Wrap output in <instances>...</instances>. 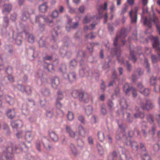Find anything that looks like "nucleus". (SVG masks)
I'll return each mask as SVG.
<instances>
[{
  "label": "nucleus",
  "instance_id": "nucleus-21",
  "mask_svg": "<svg viewBox=\"0 0 160 160\" xmlns=\"http://www.w3.org/2000/svg\"><path fill=\"white\" fill-rule=\"evenodd\" d=\"M47 17L44 18L40 15H38L35 17V22L38 24L41 23V22L43 21L45 22Z\"/></svg>",
  "mask_w": 160,
  "mask_h": 160
},
{
  "label": "nucleus",
  "instance_id": "nucleus-3",
  "mask_svg": "<svg viewBox=\"0 0 160 160\" xmlns=\"http://www.w3.org/2000/svg\"><path fill=\"white\" fill-rule=\"evenodd\" d=\"M140 102L139 104L141 108L143 110H148L153 107V105L152 102L149 100H146L145 102L142 101L141 98L139 99Z\"/></svg>",
  "mask_w": 160,
  "mask_h": 160
},
{
  "label": "nucleus",
  "instance_id": "nucleus-24",
  "mask_svg": "<svg viewBox=\"0 0 160 160\" xmlns=\"http://www.w3.org/2000/svg\"><path fill=\"white\" fill-rule=\"evenodd\" d=\"M7 115L8 117L11 119L14 117L15 116V112L13 109H9L7 112Z\"/></svg>",
  "mask_w": 160,
  "mask_h": 160
},
{
  "label": "nucleus",
  "instance_id": "nucleus-30",
  "mask_svg": "<svg viewBox=\"0 0 160 160\" xmlns=\"http://www.w3.org/2000/svg\"><path fill=\"white\" fill-rule=\"evenodd\" d=\"M69 147L72 153L74 155H77V151L74 145L73 144L71 143L70 144Z\"/></svg>",
  "mask_w": 160,
  "mask_h": 160
},
{
  "label": "nucleus",
  "instance_id": "nucleus-56",
  "mask_svg": "<svg viewBox=\"0 0 160 160\" xmlns=\"http://www.w3.org/2000/svg\"><path fill=\"white\" fill-rule=\"evenodd\" d=\"M156 82V80L155 77H152L150 79V83L151 85H153Z\"/></svg>",
  "mask_w": 160,
  "mask_h": 160
},
{
  "label": "nucleus",
  "instance_id": "nucleus-28",
  "mask_svg": "<svg viewBox=\"0 0 160 160\" xmlns=\"http://www.w3.org/2000/svg\"><path fill=\"white\" fill-rule=\"evenodd\" d=\"M48 8V7L46 3L42 4L39 7V10L40 11L42 12H45Z\"/></svg>",
  "mask_w": 160,
  "mask_h": 160
},
{
  "label": "nucleus",
  "instance_id": "nucleus-11",
  "mask_svg": "<svg viewBox=\"0 0 160 160\" xmlns=\"http://www.w3.org/2000/svg\"><path fill=\"white\" fill-rule=\"evenodd\" d=\"M41 141L44 147L46 149H50L52 147L51 142L49 139L45 137H42Z\"/></svg>",
  "mask_w": 160,
  "mask_h": 160
},
{
  "label": "nucleus",
  "instance_id": "nucleus-52",
  "mask_svg": "<svg viewBox=\"0 0 160 160\" xmlns=\"http://www.w3.org/2000/svg\"><path fill=\"white\" fill-rule=\"evenodd\" d=\"M146 123L145 122H143V125L145 126V128H146V129H145L144 127H143L142 128V131L143 132V135L144 137H146L147 136V134L146 133L145 131L148 130V128H146Z\"/></svg>",
  "mask_w": 160,
  "mask_h": 160
},
{
  "label": "nucleus",
  "instance_id": "nucleus-15",
  "mask_svg": "<svg viewBox=\"0 0 160 160\" xmlns=\"http://www.w3.org/2000/svg\"><path fill=\"white\" fill-rule=\"evenodd\" d=\"M12 8V6L11 4H4L3 7L2 12L5 14H8L11 12Z\"/></svg>",
  "mask_w": 160,
  "mask_h": 160
},
{
  "label": "nucleus",
  "instance_id": "nucleus-39",
  "mask_svg": "<svg viewBox=\"0 0 160 160\" xmlns=\"http://www.w3.org/2000/svg\"><path fill=\"white\" fill-rule=\"evenodd\" d=\"M107 8V4L106 2H105L104 3L103 6L100 7V8H98L99 14H102V13L101 12V11L106 10Z\"/></svg>",
  "mask_w": 160,
  "mask_h": 160
},
{
  "label": "nucleus",
  "instance_id": "nucleus-61",
  "mask_svg": "<svg viewBox=\"0 0 160 160\" xmlns=\"http://www.w3.org/2000/svg\"><path fill=\"white\" fill-rule=\"evenodd\" d=\"M36 148L37 150L38 151H40L41 150V145L40 141L38 140L37 141L36 143Z\"/></svg>",
  "mask_w": 160,
  "mask_h": 160
},
{
  "label": "nucleus",
  "instance_id": "nucleus-2",
  "mask_svg": "<svg viewBox=\"0 0 160 160\" xmlns=\"http://www.w3.org/2000/svg\"><path fill=\"white\" fill-rule=\"evenodd\" d=\"M149 19L150 22L148 20L146 17H145L144 19V24L145 26L151 28L152 27V24L151 22H153L156 25L157 30H158L159 33L160 34V23H158L159 22L158 18L156 16L154 13H153L152 16L150 17Z\"/></svg>",
  "mask_w": 160,
  "mask_h": 160
},
{
  "label": "nucleus",
  "instance_id": "nucleus-38",
  "mask_svg": "<svg viewBox=\"0 0 160 160\" xmlns=\"http://www.w3.org/2000/svg\"><path fill=\"white\" fill-rule=\"evenodd\" d=\"M134 116L136 118H143L144 116V115L143 113L139 112L134 114Z\"/></svg>",
  "mask_w": 160,
  "mask_h": 160
},
{
  "label": "nucleus",
  "instance_id": "nucleus-62",
  "mask_svg": "<svg viewBox=\"0 0 160 160\" xmlns=\"http://www.w3.org/2000/svg\"><path fill=\"white\" fill-rule=\"evenodd\" d=\"M42 93L45 96H48L49 95V91L47 89H44L42 91Z\"/></svg>",
  "mask_w": 160,
  "mask_h": 160
},
{
  "label": "nucleus",
  "instance_id": "nucleus-22",
  "mask_svg": "<svg viewBox=\"0 0 160 160\" xmlns=\"http://www.w3.org/2000/svg\"><path fill=\"white\" fill-rule=\"evenodd\" d=\"M68 79L70 82H73L76 79V75L74 72H71L67 75Z\"/></svg>",
  "mask_w": 160,
  "mask_h": 160
},
{
  "label": "nucleus",
  "instance_id": "nucleus-1",
  "mask_svg": "<svg viewBox=\"0 0 160 160\" xmlns=\"http://www.w3.org/2000/svg\"><path fill=\"white\" fill-rule=\"evenodd\" d=\"M127 35L126 33L124 32L122 30L120 35H117L116 38L114 40L113 42V44L114 46L115 47V49H112L111 50V53L112 55H115L116 54H119L117 55V59L118 60L119 63L121 64H122L124 63V60L123 58L120 56L119 54L120 52L119 49H118V47H116L117 45V43L118 39L119 38L121 39L122 38H125Z\"/></svg>",
  "mask_w": 160,
  "mask_h": 160
},
{
  "label": "nucleus",
  "instance_id": "nucleus-55",
  "mask_svg": "<svg viewBox=\"0 0 160 160\" xmlns=\"http://www.w3.org/2000/svg\"><path fill=\"white\" fill-rule=\"evenodd\" d=\"M151 59L152 63H155L157 62L158 61V59L154 55H152L151 57Z\"/></svg>",
  "mask_w": 160,
  "mask_h": 160
},
{
  "label": "nucleus",
  "instance_id": "nucleus-49",
  "mask_svg": "<svg viewBox=\"0 0 160 160\" xmlns=\"http://www.w3.org/2000/svg\"><path fill=\"white\" fill-rule=\"evenodd\" d=\"M144 65L145 66V67L147 69V71L148 72H150V70H149V64L148 63V60L146 58H144Z\"/></svg>",
  "mask_w": 160,
  "mask_h": 160
},
{
  "label": "nucleus",
  "instance_id": "nucleus-19",
  "mask_svg": "<svg viewBox=\"0 0 160 160\" xmlns=\"http://www.w3.org/2000/svg\"><path fill=\"white\" fill-rule=\"evenodd\" d=\"M20 87V90L23 92L29 94L31 93V91L30 87L29 86H23L21 85H19Z\"/></svg>",
  "mask_w": 160,
  "mask_h": 160
},
{
  "label": "nucleus",
  "instance_id": "nucleus-4",
  "mask_svg": "<svg viewBox=\"0 0 160 160\" xmlns=\"http://www.w3.org/2000/svg\"><path fill=\"white\" fill-rule=\"evenodd\" d=\"M152 40L153 41L152 45L156 51L158 52V58L160 60V43L158 38V37H153V36H151Z\"/></svg>",
  "mask_w": 160,
  "mask_h": 160
},
{
  "label": "nucleus",
  "instance_id": "nucleus-14",
  "mask_svg": "<svg viewBox=\"0 0 160 160\" xmlns=\"http://www.w3.org/2000/svg\"><path fill=\"white\" fill-rule=\"evenodd\" d=\"M34 137V133L31 132H26L24 138L26 141L30 143Z\"/></svg>",
  "mask_w": 160,
  "mask_h": 160
},
{
  "label": "nucleus",
  "instance_id": "nucleus-57",
  "mask_svg": "<svg viewBox=\"0 0 160 160\" xmlns=\"http://www.w3.org/2000/svg\"><path fill=\"white\" fill-rule=\"evenodd\" d=\"M38 29L41 32L45 30V25L43 24H38Z\"/></svg>",
  "mask_w": 160,
  "mask_h": 160
},
{
  "label": "nucleus",
  "instance_id": "nucleus-26",
  "mask_svg": "<svg viewBox=\"0 0 160 160\" xmlns=\"http://www.w3.org/2000/svg\"><path fill=\"white\" fill-rule=\"evenodd\" d=\"M78 133L82 137H85L86 136V132L84 128L82 125L78 126Z\"/></svg>",
  "mask_w": 160,
  "mask_h": 160
},
{
  "label": "nucleus",
  "instance_id": "nucleus-46",
  "mask_svg": "<svg viewBox=\"0 0 160 160\" xmlns=\"http://www.w3.org/2000/svg\"><path fill=\"white\" fill-rule=\"evenodd\" d=\"M130 58L132 60L133 62L135 63L136 61V59L133 54V51L130 49Z\"/></svg>",
  "mask_w": 160,
  "mask_h": 160
},
{
  "label": "nucleus",
  "instance_id": "nucleus-59",
  "mask_svg": "<svg viewBox=\"0 0 160 160\" xmlns=\"http://www.w3.org/2000/svg\"><path fill=\"white\" fill-rule=\"evenodd\" d=\"M58 15V12L57 10H55L53 11L52 14V17L53 18L57 17Z\"/></svg>",
  "mask_w": 160,
  "mask_h": 160
},
{
  "label": "nucleus",
  "instance_id": "nucleus-48",
  "mask_svg": "<svg viewBox=\"0 0 160 160\" xmlns=\"http://www.w3.org/2000/svg\"><path fill=\"white\" fill-rule=\"evenodd\" d=\"M148 121L150 122V123L153 125L154 124V121L153 118V117L151 115H149L147 118Z\"/></svg>",
  "mask_w": 160,
  "mask_h": 160
},
{
  "label": "nucleus",
  "instance_id": "nucleus-31",
  "mask_svg": "<svg viewBox=\"0 0 160 160\" xmlns=\"http://www.w3.org/2000/svg\"><path fill=\"white\" fill-rule=\"evenodd\" d=\"M30 15L28 12H25L22 14L21 19L23 21H25L29 17Z\"/></svg>",
  "mask_w": 160,
  "mask_h": 160
},
{
  "label": "nucleus",
  "instance_id": "nucleus-60",
  "mask_svg": "<svg viewBox=\"0 0 160 160\" xmlns=\"http://www.w3.org/2000/svg\"><path fill=\"white\" fill-rule=\"evenodd\" d=\"M53 113V112L52 110L48 111L46 113L47 116L49 118H51L52 117Z\"/></svg>",
  "mask_w": 160,
  "mask_h": 160
},
{
  "label": "nucleus",
  "instance_id": "nucleus-43",
  "mask_svg": "<svg viewBox=\"0 0 160 160\" xmlns=\"http://www.w3.org/2000/svg\"><path fill=\"white\" fill-rule=\"evenodd\" d=\"M3 128L4 130V132L7 135H9L10 133V130L8 126L6 124H4Z\"/></svg>",
  "mask_w": 160,
  "mask_h": 160
},
{
  "label": "nucleus",
  "instance_id": "nucleus-5",
  "mask_svg": "<svg viewBox=\"0 0 160 160\" xmlns=\"http://www.w3.org/2000/svg\"><path fill=\"white\" fill-rule=\"evenodd\" d=\"M16 153H18L22 152H26L28 151V148L24 142H21L15 146Z\"/></svg>",
  "mask_w": 160,
  "mask_h": 160
},
{
  "label": "nucleus",
  "instance_id": "nucleus-12",
  "mask_svg": "<svg viewBox=\"0 0 160 160\" xmlns=\"http://www.w3.org/2000/svg\"><path fill=\"white\" fill-rule=\"evenodd\" d=\"M3 155L5 156L7 160L10 159L12 158L13 155L12 153V149L11 147L8 148L7 151L3 153Z\"/></svg>",
  "mask_w": 160,
  "mask_h": 160
},
{
  "label": "nucleus",
  "instance_id": "nucleus-6",
  "mask_svg": "<svg viewBox=\"0 0 160 160\" xmlns=\"http://www.w3.org/2000/svg\"><path fill=\"white\" fill-rule=\"evenodd\" d=\"M98 19V18L96 16L88 13L84 16L82 20V22L83 23L87 24L95 21Z\"/></svg>",
  "mask_w": 160,
  "mask_h": 160
},
{
  "label": "nucleus",
  "instance_id": "nucleus-47",
  "mask_svg": "<svg viewBox=\"0 0 160 160\" xmlns=\"http://www.w3.org/2000/svg\"><path fill=\"white\" fill-rule=\"evenodd\" d=\"M77 64V62L75 60H72L70 62V67L72 69H73L76 66Z\"/></svg>",
  "mask_w": 160,
  "mask_h": 160
},
{
  "label": "nucleus",
  "instance_id": "nucleus-63",
  "mask_svg": "<svg viewBox=\"0 0 160 160\" xmlns=\"http://www.w3.org/2000/svg\"><path fill=\"white\" fill-rule=\"evenodd\" d=\"M88 141L89 144L90 145H93V140L92 137H89L88 138Z\"/></svg>",
  "mask_w": 160,
  "mask_h": 160
},
{
  "label": "nucleus",
  "instance_id": "nucleus-29",
  "mask_svg": "<svg viewBox=\"0 0 160 160\" xmlns=\"http://www.w3.org/2000/svg\"><path fill=\"white\" fill-rule=\"evenodd\" d=\"M93 109L92 107L91 106H87L85 109V112L88 115H90L92 113Z\"/></svg>",
  "mask_w": 160,
  "mask_h": 160
},
{
  "label": "nucleus",
  "instance_id": "nucleus-7",
  "mask_svg": "<svg viewBox=\"0 0 160 160\" xmlns=\"http://www.w3.org/2000/svg\"><path fill=\"white\" fill-rule=\"evenodd\" d=\"M123 90L127 94L129 92L130 90H131L132 91V96L133 98L136 97L137 95V92L136 89L130 87L129 84L128 83L124 85L123 87Z\"/></svg>",
  "mask_w": 160,
  "mask_h": 160
},
{
  "label": "nucleus",
  "instance_id": "nucleus-40",
  "mask_svg": "<svg viewBox=\"0 0 160 160\" xmlns=\"http://www.w3.org/2000/svg\"><path fill=\"white\" fill-rule=\"evenodd\" d=\"M9 21L8 18L7 17L4 18L3 22V26L4 28H7L8 24Z\"/></svg>",
  "mask_w": 160,
  "mask_h": 160
},
{
  "label": "nucleus",
  "instance_id": "nucleus-35",
  "mask_svg": "<svg viewBox=\"0 0 160 160\" xmlns=\"http://www.w3.org/2000/svg\"><path fill=\"white\" fill-rule=\"evenodd\" d=\"M113 105L114 104L111 100H109L108 101V107L110 110L112 111L114 109Z\"/></svg>",
  "mask_w": 160,
  "mask_h": 160
},
{
  "label": "nucleus",
  "instance_id": "nucleus-42",
  "mask_svg": "<svg viewBox=\"0 0 160 160\" xmlns=\"http://www.w3.org/2000/svg\"><path fill=\"white\" fill-rule=\"evenodd\" d=\"M139 92L146 96H148L149 93V91L148 88H145L144 90H140Z\"/></svg>",
  "mask_w": 160,
  "mask_h": 160
},
{
  "label": "nucleus",
  "instance_id": "nucleus-36",
  "mask_svg": "<svg viewBox=\"0 0 160 160\" xmlns=\"http://www.w3.org/2000/svg\"><path fill=\"white\" fill-rule=\"evenodd\" d=\"M120 104L123 108H126L127 107V104L125 99L123 98L121 100Z\"/></svg>",
  "mask_w": 160,
  "mask_h": 160
},
{
  "label": "nucleus",
  "instance_id": "nucleus-25",
  "mask_svg": "<svg viewBox=\"0 0 160 160\" xmlns=\"http://www.w3.org/2000/svg\"><path fill=\"white\" fill-rule=\"evenodd\" d=\"M26 37L29 42L32 43L34 42V38L32 34L26 33Z\"/></svg>",
  "mask_w": 160,
  "mask_h": 160
},
{
  "label": "nucleus",
  "instance_id": "nucleus-23",
  "mask_svg": "<svg viewBox=\"0 0 160 160\" xmlns=\"http://www.w3.org/2000/svg\"><path fill=\"white\" fill-rule=\"evenodd\" d=\"M82 92H81L78 90H75L73 91L72 92V96L74 98H78L79 100L80 99L82 98L81 97V95Z\"/></svg>",
  "mask_w": 160,
  "mask_h": 160
},
{
  "label": "nucleus",
  "instance_id": "nucleus-41",
  "mask_svg": "<svg viewBox=\"0 0 160 160\" xmlns=\"http://www.w3.org/2000/svg\"><path fill=\"white\" fill-rule=\"evenodd\" d=\"M46 23L48 24L50 27H52L54 26V23L52 20H50L48 17H47V19L45 22Z\"/></svg>",
  "mask_w": 160,
  "mask_h": 160
},
{
  "label": "nucleus",
  "instance_id": "nucleus-8",
  "mask_svg": "<svg viewBox=\"0 0 160 160\" xmlns=\"http://www.w3.org/2000/svg\"><path fill=\"white\" fill-rule=\"evenodd\" d=\"M138 8H139L138 7H136L135 8L134 11L132 10H131L129 13L131 20V23H135L137 22V12Z\"/></svg>",
  "mask_w": 160,
  "mask_h": 160
},
{
  "label": "nucleus",
  "instance_id": "nucleus-18",
  "mask_svg": "<svg viewBox=\"0 0 160 160\" xmlns=\"http://www.w3.org/2000/svg\"><path fill=\"white\" fill-rule=\"evenodd\" d=\"M80 63L81 67L79 70V75L81 77H83L88 71V69L86 66H81V61L80 62Z\"/></svg>",
  "mask_w": 160,
  "mask_h": 160
},
{
  "label": "nucleus",
  "instance_id": "nucleus-37",
  "mask_svg": "<svg viewBox=\"0 0 160 160\" xmlns=\"http://www.w3.org/2000/svg\"><path fill=\"white\" fill-rule=\"evenodd\" d=\"M68 12L71 13H75L76 12V8H72L70 5L68 4Z\"/></svg>",
  "mask_w": 160,
  "mask_h": 160
},
{
  "label": "nucleus",
  "instance_id": "nucleus-51",
  "mask_svg": "<svg viewBox=\"0 0 160 160\" xmlns=\"http://www.w3.org/2000/svg\"><path fill=\"white\" fill-rule=\"evenodd\" d=\"M23 131L22 130L18 132L16 134L17 138H21L24 135Z\"/></svg>",
  "mask_w": 160,
  "mask_h": 160
},
{
  "label": "nucleus",
  "instance_id": "nucleus-10",
  "mask_svg": "<svg viewBox=\"0 0 160 160\" xmlns=\"http://www.w3.org/2000/svg\"><path fill=\"white\" fill-rule=\"evenodd\" d=\"M66 17L67 18L69 19L67 25L66 26V29L67 31H69L72 28L73 29H75L78 27V24L77 22L73 23L72 26H71V24L72 22V19L70 18L69 16L66 15Z\"/></svg>",
  "mask_w": 160,
  "mask_h": 160
},
{
  "label": "nucleus",
  "instance_id": "nucleus-27",
  "mask_svg": "<svg viewBox=\"0 0 160 160\" xmlns=\"http://www.w3.org/2000/svg\"><path fill=\"white\" fill-rule=\"evenodd\" d=\"M57 93L56 100L59 101L62 100L64 98V95L62 92L60 90H58Z\"/></svg>",
  "mask_w": 160,
  "mask_h": 160
},
{
  "label": "nucleus",
  "instance_id": "nucleus-9",
  "mask_svg": "<svg viewBox=\"0 0 160 160\" xmlns=\"http://www.w3.org/2000/svg\"><path fill=\"white\" fill-rule=\"evenodd\" d=\"M11 124L14 130L17 131L22 127L23 123L22 120H18L11 122Z\"/></svg>",
  "mask_w": 160,
  "mask_h": 160
},
{
  "label": "nucleus",
  "instance_id": "nucleus-20",
  "mask_svg": "<svg viewBox=\"0 0 160 160\" xmlns=\"http://www.w3.org/2000/svg\"><path fill=\"white\" fill-rule=\"evenodd\" d=\"M59 83V79L58 77H55L52 80V86L54 89L57 88Z\"/></svg>",
  "mask_w": 160,
  "mask_h": 160
},
{
  "label": "nucleus",
  "instance_id": "nucleus-50",
  "mask_svg": "<svg viewBox=\"0 0 160 160\" xmlns=\"http://www.w3.org/2000/svg\"><path fill=\"white\" fill-rule=\"evenodd\" d=\"M78 120L82 123L85 124L86 123V120L84 118L82 115L79 116L78 117Z\"/></svg>",
  "mask_w": 160,
  "mask_h": 160
},
{
  "label": "nucleus",
  "instance_id": "nucleus-64",
  "mask_svg": "<svg viewBox=\"0 0 160 160\" xmlns=\"http://www.w3.org/2000/svg\"><path fill=\"white\" fill-rule=\"evenodd\" d=\"M39 44L40 47H43L45 45V42L42 39H41L39 41Z\"/></svg>",
  "mask_w": 160,
  "mask_h": 160
},
{
  "label": "nucleus",
  "instance_id": "nucleus-32",
  "mask_svg": "<svg viewBox=\"0 0 160 160\" xmlns=\"http://www.w3.org/2000/svg\"><path fill=\"white\" fill-rule=\"evenodd\" d=\"M97 146L98 153L101 155H102L104 152V150L102 147L99 143L97 144Z\"/></svg>",
  "mask_w": 160,
  "mask_h": 160
},
{
  "label": "nucleus",
  "instance_id": "nucleus-17",
  "mask_svg": "<svg viewBox=\"0 0 160 160\" xmlns=\"http://www.w3.org/2000/svg\"><path fill=\"white\" fill-rule=\"evenodd\" d=\"M49 135L51 139L54 142H57L58 139V135L54 132L50 130L49 131Z\"/></svg>",
  "mask_w": 160,
  "mask_h": 160
},
{
  "label": "nucleus",
  "instance_id": "nucleus-44",
  "mask_svg": "<svg viewBox=\"0 0 160 160\" xmlns=\"http://www.w3.org/2000/svg\"><path fill=\"white\" fill-rule=\"evenodd\" d=\"M67 117L68 119L69 120H72L74 118V115L73 113L71 112L68 111L67 114Z\"/></svg>",
  "mask_w": 160,
  "mask_h": 160
},
{
  "label": "nucleus",
  "instance_id": "nucleus-33",
  "mask_svg": "<svg viewBox=\"0 0 160 160\" xmlns=\"http://www.w3.org/2000/svg\"><path fill=\"white\" fill-rule=\"evenodd\" d=\"M5 98L9 104L12 105L14 103L13 100L11 98L10 96L8 95H6L5 96Z\"/></svg>",
  "mask_w": 160,
  "mask_h": 160
},
{
  "label": "nucleus",
  "instance_id": "nucleus-54",
  "mask_svg": "<svg viewBox=\"0 0 160 160\" xmlns=\"http://www.w3.org/2000/svg\"><path fill=\"white\" fill-rule=\"evenodd\" d=\"M56 105L57 108L58 109H60L61 108L62 106V103L60 102L59 100H56Z\"/></svg>",
  "mask_w": 160,
  "mask_h": 160
},
{
  "label": "nucleus",
  "instance_id": "nucleus-34",
  "mask_svg": "<svg viewBox=\"0 0 160 160\" xmlns=\"http://www.w3.org/2000/svg\"><path fill=\"white\" fill-rule=\"evenodd\" d=\"M130 143L132 149L135 151H137L138 148V146L137 143L134 141H130Z\"/></svg>",
  "mask_w": 160,
  "mask_h": 160
},
{
  "label": "nucleus",
  "instance_id": "nucleus-45",
  "mask_svg": "<svg viewBox=\"0 0 160 160\" xmlns=\"http://www.w3.org/2000/svg\"><path fill=\"white\" fill-rule=\"evenodd\" d=\"M98 136L99 139L101 141H102L104 139V135L102 132H98Z\"/></svg>",
  "mask_w": 160,
  "mask_h": 160
},
{
  "label": "nucleus",
  "instance_id": "nucleus-53",
  "mask_svg": "<svg viewBox=\"0 0 160 160\" xmlns=\"http://www.w3.org/2000/svg\"><path fill=\"white\" fill-rule=\"evenodd\" d=\"M141 158L143 160H151L150 157L147 153H145L142 156Z\"/></svg>",
  "mask_w": 160,
  "mask_h": 160
},
{
  "label": "nucleus",
  "instance_id": "nucleus-13",
  "mask_svg": "<svg viewBox=\"0 0 160 160\" xmlns=\"http://www.w3.org/2000/svg\"><path fill=\"white\" fill-rule=\"evenodd\" d=\"M65 129L67 133L71 138H75L77 136L76 132L73 130L70 127L68 126H66Z\"/></svg>",
  "mask_w": 160,
  "mask_h": 160
},
{
  "label": "nucleus",
  "instance_id": "nucleus-16",
  "mask_svg": "<svg viewBox=\"0 0 160 160\" xmlns=\"http://www.w3.org/2000/svg\"><path fill=\"white\" fill-rule=\"evenodd\" d=\"M81 99H80L79 101H83L84 102L87 103L89 102V99L90 98V96L87 93H82L81 95Z\"/></svg>",
  "mask_w": 160,
  "mask_h": 160
},
{
  "label": "nucleus",
  "instance_id": "nucleus-58",
  "mask_svg": "<svg viewBox=\"0 0 160 160\" xmlns=\"http://www.w3.org/2000/svg\"><path fill=\"white\" fill-rule=\"evenodd\" d=\"M26 106L25 105H23L22 107V112L25 115H26L28 113V109L25 108Z\"/></svg>",
  "mask_w": 160,
  "mask_h": 160
}]
</instances>
